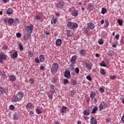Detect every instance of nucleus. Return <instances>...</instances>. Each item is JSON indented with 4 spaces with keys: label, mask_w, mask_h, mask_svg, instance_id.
<instances>
[{
    "label": "nucleus",
    "mask_w": 124,
    "mask_h": 124,
    "mask_svg": "<svg viewBox=\"0 0 124 124\" xmlns=\"http://www.w3.org/2000/svg\"><path fill=\"white\" fill-rule=\"evenodd\" d=\"M76 60H77V57L76 56H72L70 60L71 63L75 64L76 63Z\"/></svg>",
    "instance_id": "8"
},
{
    "label": "nucleus",
    "mask_w": 124,
    "mask_h": 124,
    "mask_svg": "<svg viewBox=\"0 0 124 124\" xmlns=\"http://www.w3.org/2000/svg\"><path fill=\"white\" fill-rule=\"evenodd\" d=\"M50 92L52 93H55V89H50Z\"/></svg>",
    "instance_id": "64"
},
{
    "label": "nucleus",
    "mask_w": 124,
    "mask_h": 124,
    "mask_svg": "<svg viewBox=\"0 0 124 124\" xmlns=\"http://www.w3.org/2000/svg\"><path fill=\"white\" fill-rule=\"evenodd\" d=\"M62 39H58L57 40H56V46H61V45H62Z\"/></svg>",
    "instance_id": "15"
},
{
    "label": "nucleus",
    "mask_w": 124,
    "mask_h": 124,
    "mask_svg": "<svg viewBox=\"0 0 124 124\" xmlns=\"http://www.w3.org/2000/svg\"><path fill=\"white\" fill-rule=\"evenodd\" d=\"M2 50H4V51H6L7 50V46H3L2 47Z\"/></svg>",
    "instance_id": "51"
},
{
    "label": "nucleus",
    "mask_w": 124,
    "mask_h": 124,
    "mask_svg": "<svg viewBox=\"0 0 124 124\" xmlns=\"http://www.w3.org/2000/svg\"><path fill=\"white\" fill-rule=\"evenodd\" d=\"M12 101L13 102H17V101H19V100H18V98L17 97V96H16V95H14L13 97Z\"/></svg>",
    "instance_id": "19"
},
{
    "label": "nucleus",
    "mask_w": 124,
    "mask_h": 124,
    "mask_svg": "<svg viewBox=\"0 0 124 124\" xmlns=\"http://www.w3.org/2000/svg\"><path fill=\"white\" fill-rule=\"evenodd\" d=\"M4 93V89L2 87H0V94H2Z\"/></svg>",
    "instance_id": "37"
},
{
    "label": "nucleus",
    "mask_w": 124,
    "mask_h": 124,
    "mask_svg": "<svg viewBox=\"0 0 124 124\" xmlns=\"http://www.w3.org/2000/svg\"><path fill=\"white\" fill-rule=\"evenodd\" d=\"M70 93L71 95H74V94H75V92L74 91H71Z\"/></svg>",
    "instance_id": "59"
},
{
    "label": "nucleus",
    "mask_w": 124,
    "mask_h": 124,
    "mask_svg": "<svg viewBox=\"0 0 124 124\" xmlns=\"http://www.w3.org/2000/svg\"><path fill=\"white\" fill-rule=\"evenodd\" d=\"M48 97L52 99L53 98V94L52 93H49L48 94Z\"/></svg>",
    "instance_id": "48"
},
{
    "label": "nucleus",
    "mask_w": 124,
    "mask_h": 124,
    "mask_svg": "<svg viewBox=\"0 0 124 124\" xmlns=\"http://www.w3.org/2000/svg\"><path fill=\"white\" fill-rule=\"evenodd\" d=\"M70 11H72V15L74 16V17H76V16H78V12L75 10L74 7H73L72 8L69 9Z\"/></svg>",
    "instance_id": "5"
},
{
    "label": "nucleus",
    "mask_w": 124,
    "mask_h": 124,
    "mask_svg": "<svg viewBox=\"0 0 124 124\" xmlns=\"http://www.w3.org/2000/svg\"><path fill=\"white\" fill-rule=\"evenodd\" d=\"M18 46L19 47V50L20 51H23V45H22V44H18Z\"/></svg>",
    "instance_id": "40"
},
{
    "label": "nucleus",
    "mask_w": 124,
    "mask_h": 124,
    "mask_svg": "<svg viewBox=\"0 0 124 124\" xmlns=\"http://www.w3.org/2000/svg\"><path fill=\"white\" fill-rule=\"evenodd\" d=\"M7 59V56L3 53H0V63H3V60L5 61Z\"/></svg>",
    "instance_id": "4"
},
{
    "label": "nucleus",
    "mask_w": 124,
    "mask_h": 124,
    "mask_svg": "<svg viewBox=\"0 0 124 124\" xmlns=\"http://www.w3.org/2000/svg\"><path fill=\"white\" fill-rule=\"evenodd\" d=\"M57 23V19H53L51 20V24L53 25V24H56Z\"/></svg>",
    "instance_id": "43"
},
{
    "label": "nucleus",
    "mask_w": 124,
    "mask_h": 124,
    "mask_svg": "<svg viewBox=\"0 0 124 124\" xmlns=\"http://www.w3.org/2000/svg\"><path fill=\"white\" fill-rule=\"evenodd\" d=\"M108 56H110V57H112V56H114V51L113 50H109V51L108 53Z\"/></svg>",
    "instance_id": "26"
},
{
    "label": "nucleus",
    "mask_w": 124,
    "mask_h": 124,
    "mask_svg": "<svg viewBox=\"0 0 124 124\" xmlns=\"http://www.w3.org/2000/svg\"><path fill=\"white\" fill-rule=\"evenodd\" d=\"M98 110V108H97V106H95L93 108V111L92 112V114H95L96 111Z\"/></svg>",
    "instance_id": "24"
},
{
    "label": "nucleus",
    "mask_w": 124,
    "mask_h": 124,
    "mask_svg": "<svg viewBox=\"0 0 124 124\" xmlns=\"http://www.w3.org/2000/svg\"><path fill=\"white\" fill-rule=\"evenodd\" d=\"M74 64H75L71 63L70 65V70H72V71H73V70H74V67L75 66V65Z\"/></svg>",
    "instance_id": "32"
},
{
    "label": "nucleus",
    "mask_w": 124,
    "mask_h": 124,
    "mask_svg": "<svg viewBox=\"0 0 124 124\" xmlns=\"http://www.w3.org/2000/svg\"><path fill=\"white\" fill-rule=\"evenodd\" d=\"M18 57V53L17 52H15L13 55L11 56L12 59H16V58H17Z\"/></svg>",
    "instance_id": "22"
},
{
    "label": "nucleus",
    "mask_w": 124,
    "mask_h": 124,
    "mask_svg": "<svg viewBox=\"0 0 124 124\" xmlns=\"http://www.w3.org/2000/svg\"><path fill=\"white\" fill-rule=\"evenodd\" d=\"M55 89V86H54V85L51 84L50 86V89Z\"/></svg>",
    "instance_id": "61"
},
{
    "label": "nucleus",
    "mask_w": 124,
    "mask_h": 124,
    "mask_svg": "<svg viewBox=\"0 0 124 124\" xmlns=\"http://www.w3.org/2000/svg\"><path fill=\"white\" fill-rule=\"evenodd\" d=\"M64 76L65 77V78L69 79L71 77V75H70V71L68 70L65 71Z\"/></svg>",
    "instance_id": "7"
},
{
    "label": "nucleus",
    "mask_w": 124,
    "mask_h": 124,
    "mask_svg": "<svg viewBox=\"0 0 124 124\" xmlns=\"http://www.w3.org/2000/svg\"><path fill=\"white\" fill-rule=\"evenodd\" d=\"M16 35L18 38H20V37H21V33L18 32L16 33Z\"/></svg>",
    "instance_id": "57"
},
{
    "label": "nucleus",
    "mask_w": 124,
    "mask_h": 124,
    "mask_svg": "<svg viewBox=\"0 0 124 124\" xmlns=\"http://www.w3.org/2000/svg\"><path fill=\"white\" fill-rule=\"evenodd\" d=\"M58 81V78L56 77H52L51 78V83L53 84H57V81Z\"/></svg>",
    "instance_id": "18"
},
{
    "label": "nucleus",
    "mask_w": 124,
    "mask_h": 124,
    "mask_svg": "<svg viewBox=\"0 0 124 124\" xmlns=\"http://www.w3.org/2000/svg\"><path fill=\"white\" fill-rule=\"evenodd\" d=\"M36 111L37 114H41V110L40 109L37 108L36 109Z\"/></svg>",
    "instance_id": "49"
},
{
    "label": "nucleus",
    "mask_w": 124,
    "mask_h": 124,
    "mask_svg": "<svg viewBox=\"0 0 124 124\" xmlns=\"http://www.w3.org/2000/svg\"><path fill=\"white\" fill-rule=\"evenodd\" d=\"M117 23H118L119 26H122L123 25V20L122 19H118Z\"/></svg>",
    "instance_id": "35"
},
{
    "label": "nucleus",
    "mask_w": 124,
    "mask_h": 124,
    "mask_svg": "<svg viewBox=\"0 0 124 124\" xmlns=\"http://www.w3.org/2000/svg\"><path fill=\"white\" fill-rule=\"evenodd\" d=\"M18 119V114L15 113L14 115L13 120H17Z\"/></svg>",
    "instance_id": "39"
},
{
    "label": "nucleus",
    "mask_w": 124,
    "mask_h": 124,
    "mask_svg": "<svg viewBox=\"0 0 124 124\" xmlns=\"http://www.w3.org/2000/svg\"><path fill=\"white\" fill-rule=\"evenodd\" d=\"M120 37V35L119 34H117L115 36V38H116V39H119V38Z\"/></svg>",
    "instance_id": "63"
},
{
    "label": "nucleus",
    "mask_w": 124,
    "mask_h": 124,
    "mask_svg": "<svg viewBox=\"0 0 124 124\" xmlns=\"http://www.w3.org/2000/svg\"><path fill=\"white\" fill-rule=\"evenodd\" d=\"M90 28H89L88 26H87V27L85 29L84 32L86 33V34H88L89 33V32L90 31Z\"/></svg>",
    "instance_id": "29"
},
{
    "label": "nucleus",
    "mask_w": 124,
    "mask_h": 124,
    "mask_svg": "<svg viewBox=\"0 0 124 124\" xmlns=\"http://www.w3.org/2000/svg\"><path fill=\"white\" fill-rule=\"evenodd\" d=\"M57 8H62V7H63V2H61L58 3L57 4Z\"/></svg>",
    "instance_id": "17"
},
{
    "label": "nucleus",
    "mask_w": 124,
    "mask_h": 124,
    "mask_svg": "<svg viewBox=\"0 0 124 124\" xmlns=\"http://www.w3.org/2000/svg\"><path fill=\"white\" fill-rule=\"evenodd\" d=\"M40 70H44V66H41L40 67Z\"/></svg>",
    "instance_id": "62"
},
{
    "label": "nucleus",
    "mask_w": 124,
    "mask_h": 124,
    "mask_svg": "<svg viewBox=\"0 0 124 124\" xmlns=\"http://www.w3.org/2000/svg\"><path fill=\"white\" fill-rule=\"evenodd\" d=\"M73 34V31L71 30H68L67 31V35L69 37H70V36H72Z\"/></svg>",
    "instance_id": "16"
},
{
    "label": "nucleus",
    "mask_w": 124,
    "mask_h": 124,
    "mask_svg": "<svg viewBox=\"0 0 124 124\" xmlns=\"http://www.w3.org/2000/svg\"><path fill=\"white\" fill-rule=\"evenodd\" d=\"M63 83L65 85L67 84V83H68V80H67V79H63Z\"/></svg>",
    "instance_id": "54"
},
{
    "label": "nucleus",
    "mask_w": 124,
    "mask_h": 124,
    "mask_svg": "<svg viewBox=\"0 0 124 124\" xmlns=\"http://www.w3.org/2000/svg\"><path fill=\"white\" fill-rule=\"evenodd\" d=\"M100 65L101 66H103L104 67H107V65L105 63V62H102L100 64Z\"/></svg>",
    "instance_id": "33"
},
{
    "label": "nucleus",
    "mask_w": 124,
    "mask_h": 124,
    "mask_svg": "<svg viewBox=\"0 0 124 124\" xmlns=\"http://www.w3.org/2000/svg\"><path fill=\"white\" fill-rule=\"evenodd\" d=\"M10 81H16V77L14 75H12L9 77Z\"/></svg>",
    "instance_id": "23"
},
{
    "label": "nucleus",
    "mask_w": 124,
    "mask_h": 124,
    "mask_svg": "<svg viewBox=\"0 0 124 124\" xmlns=\"http://www.w3.org/2000/svg\"><path fill=\"white\" fill-rule=\"evenodd\" d=\"M35 62L36 63H39L40 62V61H39V59H38L37 57L35 58Z\"/></svg>",
    "instance_id": "44"
},
{
    "label": "nucleus",
    "mask_w": 124,
    "mask_h": 124,
    "mask_svg": "<svg viewBox=\"0 0 124 124\" xmlns=\"http://www.w3.org/2000/svg\"><path fill=\"white\" fill-rule=\"evenodd\" d=\"M87 9L90 11H92L93 9V5L91 3H89L87 5Z\"/></svg>",
    "instance_id": "11"
},
{
    "label": "nucleus",
    "mask_w": 124,
    "mask_h": 124,
    "mask_svg": "<svg viewBox=\"0 0 124 124\" xmlns=\"http://www.w3.org/2000/svg\"><path fill=\"white\" fill-rule=\"evenodd\" d=\"M86 78L87 80H89V81H92V77H91V76H87Z\"/></svg>",
    "instance_id": "52"
},
{
    "label": "nucleus",
    "mask_w": 124,
    "mask_h": 124,
    "mask_svg": "<svg viewBox=\"0 0 124 124\" xmlns=\"http://www.w3.org/2000/svg\"><path fill=\"white\" fill-rule=\"evenodd\" d=\"M31 33H28V34H25L24 35V38L25 40H28V39H30V38H31Z\"/></svg>",
    "instance_id": "14"
},
{
    "label": "nucleus",
    "mask_w": 124,
    "mask_h": 124,
    "mask_svg": "<svg viewBox=\"0 0 124 124\" xmlns=\"http://www.w3.org/2000/svg\"><path fill=\"white\" fill-rule=\"evenodd\" d=\"M58 69H59V64L57 63H53L51 68V73H52L53 74H55L57 73Z\"/></svg>",
    "instance_id": "2"
},
{
    "label": "nucleus",
    "mask_w": 124,
    "mask_h": 124,
    "mask_svg": "<svg viewBox=\"0 0 124 124\" xmlns=\"http://www.w3.org/2000/svg\"><path fill=\"white\" fill-rule=\"evenodd\" d=\"M100 73L102 75H106V73L104 71V69H101L100 70Z\"/></svg>",
    "instance_id": "36"
},
{
    "label": "nucleus",
    "mask_w": 124,
    "mask_h": 124,
    "mask_svg": "<svg viewBox=\"0 0 124 124\" xmlns=\"http://www.w3.org/2000/svg\"><path fill=\"white\" fill-rule=\"evenodd\" d=\"M79 71H80V69H79V68L76 67L75 70V72H76L77 74H78V73H79Z\"/></svg>",
    "instance_id": "45"
},
{
    "label": "nucleus",
    "mask_w": 124,
    "mask_h": 124,
    "mask_svg": "<svg viewBox=\"0 0 124 124\" xmlns=\"http://www.w3.org/2000/svg\"><path fill=\"white\" fill-rule=\"evenodd\" d=\"M8 22L9 24H13L14 23V20L13 18H9L8 20Z\"/></svg>",
    "instance_id": "34"
},
{
    "label": "nucleus",
    "mask_w": 124,
    "mask_h": 124,
    "mask_svg": "<svg viewBox=\"0 0 124 124\" xmlns=\"http://www.w3.org/2000/svg\"><path fill=\"white\" fill-rule=\"evenodd\" d=\"M39 60L41 62H44V61L45 60V58L44 57V56L43 55H40Z\"/></svg>",
    "instance_id": "21"
},
{
    "label": "nucleus",
    "mask_w": 124,
    "mask_h": 124,
    "mask_svg": "<svg viewBox=\"0 0 124 124\" xmlns=\"http://www.w3.org/2000/svg\"><path fill=\"white\" fill-rule=\"evenodd\" d=\"M66 109H67V108H66V107L62 106L61 110V113H64V112L66 111Z\"/></svg>",
    "instance_id": "28"
},
{
    "label": "nucleus",
    "mask_w": 124,
    "mask_h": 124,
    "mask_svg": "<svg viewBox=\"0 0 124 124\" xmlns=\"http://www.w3.org/2000/svg\"><path fill=\"white\" fill-rule=\"evenodd\" d=\"M1 76H2L3 78H6V76H5V73H1L0 74Z\"/></svg>",
    "instance_id": "55"
},
{
    "label": "nucleus",
    "mask_w": 124,
    "mask_h": 124,
    "mask_svg": "<svg viewBox=\"0 0 124 124\" xmlns=\"http://www.w3.org/2000/svg\"><path fill=\"white\" fill-rule=\"evenodd\" d=\"M67 26L70 30H75V29L78 28V24L73 22L68 21L67 23Z\"/></svg>",
    "instance_id": "1"
},
{
    "label": "nucleus",
    "mask_w": 124,
    "mask_h": 124,
    "mask_svg": "<svg viewBox=\"0 0 124 124\" xmlns=\"http://www.w3.org/2000/svg\"><path fill=\"white\" fill-rule=\"evenodd\" d=\"M105 27H106V28H107V27H108V26H109V21H108V20H105Z\"/></svg>",
    "instance_id": "41"
},
{
    "label": "nucleus",
    "mask_w": 124,
    "mask_h": 124,
    "mask_svg": "<svg viewBox=\"0 0 124 124\" xmlns=\"http://www.w3.org/2000/svg\"><path fill=\"white\" fill-rule=\"evenodd\" d=\"M6 13L8 15H11L13 13V10L11 8H9L6 12Z\"/></svg>",
    "instance_id": "20"
},
{
    "label": "nucleus",
    "mask_w": 124,
    "mask_h": 124,
    "mask_svg": "<svg viewBox=\"0 0 124 124\" xmlns=\"http://www.w3.org/2000/svg\"><path fill=\"white\" fill-rule=\"evenodd\" d=\"M86 67L87 68V69L91 70L93 67V64L91 62L86 63Z\"/></svg>",
    "instance_id": "10"
},
{
    "label": "nucleus",
    "mask_w": 124,
    "mask_h": 124,
    "mask_svg": "<svg viewBox=\"0 0 124 124\" xmlns=\"http://www.w3.org/2000/svg\"><path fill=\"white\" fill-rule=\"evenodd\" d=\"M35 19H37V20H40L41 19V17L39 16H34Z\"/></svg>",
    "instance_id": "50"
},
{
    "label": "nucleus",
    "mask_w": 124,
    "mask_h": 124,
    "mask_svg": "<svg viewBox=\"0 0 124 124\" xmlns=\"http://www.w3.org/2000/svg\"><path fill=\"white\" fill-rule=\"evenodd\" d=\"M26 106H27V108H28V109H30V108H31V104L29 103L27 104Z\"/></svg>",
    "instance_id": "47"
},
{
    "label": "nucleus",
    "mask_w": 124,
    "mask_h": 124,
    "mask_svg": "<svg viewBox=\"0 0 124 124\" xmlns=\"http://www.w3.org/2000/svg\"><path fill=\"white\" fill-rule=\"evenodd\" d=\"M14 22L15 25H18V24H19V19H18V18H16Z\"/></svg>",
    "instance_id": "42"
},
{
    "label": "nucleus",
    "mask_w": 124,
    "mask_h": 124,
    "mask_svg": "<svg viewBox=\"0 0 124 124\" xmlns=\"http://www.w3.org/2000/svg\"><path fill=\"white\" fill-rule=\"evenodd\" d=\"M79 54L81 56H85V54H86V50L81 49L79 52Z\"/></svg>",
    "instance_id": "25"
},
{
    "label": "nucleus",
    "mask_w": 124,
    "mask_h": 124,
    "mask_svg": "<svg viewBox=\"0 0 124 124\" xmlns=\"http://www.w3.org/2000/svg\"><path fill=\"white\" fill-rule=\"evenodd\" d=\"M94 96H95V93L91 92L90 93V97L91 98H94Z\"/></svg>",
    "instance_id": "30"
},
{
    "label": "nucleus",
    "mask_w": 124,
    "mask_h": 124,
    "mask_svg": "<svg viewBox=\"0 0 124 124\" xmlns=\"http://www.w3.org/2000/svg\"><path fill=\"white\" fill-rule=\"evenodd\" d=\"M87 26H88V28H90V30H94V27H95L94 24H93V23H88Z\"/></svg>",
    "instance_id": "13"
},
{
    "label": "nucleus",
    "mask_w": 124,
    "mask_h": 124,
    "mask_svg": "<svg viewBox=\"0 0 124 124\" xmlns=\"http://www.w3.org/2000/svg\"><path fill=\"white\" fill-rule=\"evenodd\" d=\"M32 30H33V25L32 24H30L29 26L25 27V31H26L28 33H30V34L32 33Z\"/></svg>",
    "instance_id": "3"
},
{
    "label": "nucleus",
    "mask_w": 124,
    "mask_h": 124,
    "mask_svg": "<svg viewBox=\"0 0 124 124\" xmlns=\"http://www.w3.org/2000/svg\"><path fill=\"white\" fill-rule=\"evenodd\" d=\"M100 91L102 92V93H104V88L102 87L100 88Z\"/></svg>",
    "instance_id": "60"
},
{
    "label": "nucleus",
    "mask_w": 124,
    "mask_h": 124,
    "mask_svg": "<svg viewBox=\"0 0 124 124\" xmlns=\"http://www.w3.org/2000/svg\"><path fill=\"white\" fill-rule=\"evenodd\" d=\"M83 114L85 116H89V115H90V111L86 109L83 111Z\"/></svg>",
    "instance_id": "27"
},
{
    "label": "nucleus",
    "mask_w": 124,
    "mask_h": 124,
    "mask_svg": "<svg viewBox=\"0 0 124 124\" xmlns=\"http://www.w3.org/2000/svg\"><path fill=\"white\" fill-rule=\"evenodd\" d=\"M77 84V81H76V80H73L72 82V85H74V86H75Z\"/></svg>",
    "instance_id": "56"
},
{
    "label": "nucleus",
    "mask_w": 124,
    "mask_h": 124,
    "mask_svg": "<svg viewBox=\"0 0 124 124\" xmlns=\"http://www.w3.org/2000/svg\"><path fill=\"white\" fill-rule=\"evenodd\" d=\"M91 124H97V121H96V119L94 118V117H93L91 118L90 121Z\"/></svg>",
    "instance_id": "12"
},
{
    "label": "nucleus",
    "mask_w": 124,
    "mask_h": 124,
    "mask_svg": "<svg viewBox=\"0 0 124 124\" xmlns=\"http://www.w3.org/2000/svg\"><path fill=\"white\" fill-rule=\"evenodd\" d=\"M107 13V10H106V8H102V11H101L102 14H105V13Z\"/></svg>",
    "instance_id": "31"
},
{
    "label": "nucleus",
    "mask_w": 124,
    "mask_h": 124,
    "mask_svg": "<svg viewBox=\"0 0 124 124\" xmlns=\"http://www.w3.org/2000/svg\"><path fill=\"white\" fill-rule=\"evenodd\" d=\"M16 95V97H17V99H18V100H20V99L23 98V96H24L23 93L21 92L18 93Z\"/></svg>",
    "instance_id": "9"
},
{
    "label": "nucleus",
    "mask_w": 124,
    "mask_h": 124,
    "mask_svg": "<svg viewBox=\"0 0 124 124\" xmlns=\"http://www.w3.org/2000/svg\"><path fill=\"white\" fill-rule=\"evenodd\" d=\"M106 107H107V105L104 102H102L99 105L100 111H102V110H103V109H105V108H106Z\"/></svg>",
    "instance_id": "6"
},
{
    "label": "nucleus",
    "mask_w": 124,
    "mask_h": 124,
    "mask_svg": "<svg viewBox=\"0 0 124 124\" xmlns=\"http://www.w3.org/2000/svg\"><path fill=\"white\" fill-rule=\"evenodd\" d=\"M29 82L30 84H33V82H34V80L32 78H31L29 80Z\"/></svg>",
    "instance_id": "53"
},
{
    "label": "nucleus",
    "mask_w": 124,
    "mask_h": 124,
    "mask_svg": "<svg viewBox=\"0 0 124 124\" xmlns=\"http://www.w3.org/2000/svg\"><path fill=\"white\" fill-rule=\"evenodd\" d=\"M110 78L111 80H115L116 79V76H110Z\"/></svg>",
    "instance_id": "58"
},
{
    "label": "nucleus",
    "mask_w": 124,
    "mask_h": 124,
    "mask_svg": "<svg viewBox=\"0 0 124 124\" xmlns=\"http://www.w3.org/2000/svg\"><path fill=\"white\" fill-rule=\"evenodd\" d=\"M9 109L10 110H14V109H15V107L14 105H11L9 107Z\"/></svg>",
    "instance_id": "46"
},
{
    "label": "nucleus",
    "mask_w": 124,
    "mask_h": 124,
    "mask_svg": "<svg viewBox=\"0 0 124 124\" xmlns=\"http://www.w3.org/2000/svg\"><path fill=\"white\" fill-rule=\"evenodd\" d=\"M103 40H102V38L98 40V44H100V45H102V44H103Z\"/></svg>",
    "instance_id": "38"
}]
</instances>
